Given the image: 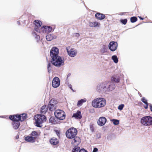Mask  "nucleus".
Returning <instances> with one entry per match:
<instances>
[{"label":"nucleus","instance_id":"f257e3e1","mask_svg":"<svg viewBox=\"0 0 152 152\" xmlns=\"http://www.w3.org/2000/svg\"><path fill=\"white\" fill-rule=\"evenodd\" d=\"M92 104L94 107L100 108L105 105L106 100L102 98H97L93 101Z\"/></svg>","mask_w":152,"mask_h":152},{"label":"nucleus","instance_id":"f03ea898","mask_svg":"<svg viewBox=\"0 0 152 152\" xmlns=\"http://www.w3.org/2000/svg\"><path fill=\"white\" fill-rule=\"evenodd\" d=\"M34 119L35 121V126L38 127H41L42 123L45 122L46 120V118L44 115L39 114L35 115Z\"/></svg>","mask_w":152,"mask_h":152},{"label":"nucleus","instance_id":"7ed1b4c3","mask_svg":"<svg viewBox=\"0 0 152 152\" xmlns=\"http://www.w3.org/2000/svg\"><path fill=\"white\" fill-rule=\"evenodd\" d=\"M77 133V130L75 128L72 127L69 129L66 132V135L67 138L72 139L75 137Z\"/></svg>","mask_w":152,"mask_h":152},{"label":"nucleus","instance_id":"20e7f679","mask_svg":"<svg viewBox=\"0 0 152 152\" xmlns=\"http://www.w3.org/2000/svg\"><path fill=\"white\" fill-rule=\"evenodd\" d=\"M51 63L56 67H60L64 65V61L60 56H56L52 58Z\"/></svg>","mask_w":152,"mask_h":152},{"label":"nucleus","instance_id":"39448f33","mask_svg":"<svg viewBox=\"0 0 152 152\" xmlns=\"http://www.w3.org/2000/svg\"><path fill=\"white\" fill-rule=\"evenodd\" d=\"M141 123L144 126H149L152 125V117L148 116L142 117Z\"/></svg>","mask_w":152,"mask_h":152},{"label":"nucleus","instance_id":"423d86ee","mask_svg":"<svg viewBox=\"0 0 152 152\" xmlns=\"http://www.w3.org/2000/svg\"><path fill=\"white\" fill-rule=\"evenodd\" d=\"M54 115L56 118L60 120H64L65 118L66 114L64 111L61 110H56Z\"/></svg>","mask_w":152,"mask_h":152},{"label":"nucleus","instance_id":"0eeeda50","mask_svg":"<svg viewBox=\"0 0 152 152\" xmlns=\"http://www.w3.org/2000/svg\"><path fill=\"white\" fill-rule=\"evenodd\" d=\"M27 117V114L25 113H23L20 115L17 114L13 115H10V118L12 119H14L15 117L19 121H21L25 120Z\"/></svg>","mask_w":152,"mask_h":152},{"label":"nucleus","instance_id":"6e6552de","mask_svg":"<svg viewBox=\"0 0 152 152\" xmlns=\"http://www.w3.org/2000/svg\"><path fill=\"white\" fill-rule=\"evenodd\" d=\"M59 50L56 47H53L51 49L50 51V56L51 58H53L58 56Z\"/></svg>","mask_w":152,"mask_h":152},{"label":"nucleus","instance_id":"1a4fd4ad","mask_svg":"<svg viewBox=\"0 0 152 152\" xmlns=\"http://www.w3.org/2000/svg\"><path fill=\"white\" fill-rule=\"evenodd\" d=\"M9 118L12 121V124L13 127L15 129H18L20 125L19 120H18L15 117L14 119H12L10 118V115L9 117Z\"/></svg>","mask_w":152,"mask_h":152},{"label":"nucleus","instance_id":"9d476101","mask_svg":"<svg viewBox=\"0 0 152 152\" xmlns=\"http://www.w3.org/2000/svg\"><path fill=\"white\" fill-rule=\"evenodd\" d=\"M33 24L35 25L34 30L37 32H40L39 28L42 25V22L38 20H36L34 21Z\"/></svg>","mask_w":152,"mask_h":152},{"label":"nucleus","instance_id":"9b49d317","mask_svg":"<svg viewBox=\"0 0 152 152\" xmlns=\"http://www.w3.org/2000/svg\"><path fill=\"white\" fill-rule=\"evenodd\" d=\"M66 49L67 51L68 54L71 57H74L75 56L77 53V51L74 48H70V47H66Z\"/></svg>","mask_w":152,"mask_h":152},{"label":"nucleus","instance_id":"f8f14e48","mask_svg":"<svg viewBox=\"0 0 152 152\" xmlns=\"http://www.w3.org/2000/svg\"><path fill=\"white\" fill-rule=\"evenodd\" d=\"M81 142L80 138L77 136L75 137L72 140L71 144L74 146H76L79 145Z\"/></svg>","mask_w":152,"mask_h":152},{"label":"nucleus","instance_id":"ddd939ff","mask_svg":"<svg viewBox=\"0 0 152 152\" xmlns=\"http://www.w3.org/2000/svg\"><path fill=\"white\" fill-rule=\"evenodd\" d=\"M60 85V80L59 78L56 77L53 80L52 86L54 88L58 87Z\"/></svg>","mask_w":152,"mask_h":152},{"label":"nucleus","instance_id":"4468645a","mask_svg":"<svg viewBox=\"0 0 152 152\" xmlns=\"http://www.w3.org/2000/svg\"><path fill=\"white\" fill-rule=\"evenodd\" d=\"M117 43L114 41L110 42L108 45L109 49L112 51H114L115 50L117 49Z\"/></svg>","mask_w":152,"mask_h":152},{"label":"nucleus","instance_id":"2eb2a0df","mask_svg":"<svg viewBox=\"0 0 152 152\" xmlns=\"http://www.w3.org/2000/svg\"><path fill=\"white\" fill-rule=\"evenodd\" d=\"M52 28L50 26H43L41 28V30L44 33H49L52 30Z\"/></svg>","mask_w":152,"mask_h":152},{"label":"nucleus","instance_id":"dca6fc26","mask_svg":"<svg viewBox=\"0 0 152 152\" xmlns=\"http://www.w3.org/2000/svg\"><path fill=\"white\" fill-rule=\"evenodd\" d=\"M107 121L106 118L104 117H100L98 121V124L100 126H102L105 124Z\"/></svg>","mask_w":152,"mask_h":152},{"label":"nucleus","instance_id":"f3484780","mask_svg":"<svg viewBox=\"0 0 152 152\" xmlns=\"http://www.w3.org/2000/svg\"><path fill=\"white\" fill-rule=\"evenodd\" d=\"M72 118H74L77 119H80L82 118V115L80 111L78 110L77 112L74 113L72 116Z\"/></svg>","mask_w":152,"mask_h":152},{"label":"nucleus","instance_id":"a211bd4d","mask_svg":"<svg viewBox=\"0 0 152 152\" xmlns=\"http://www.w3.org/2000/svg\"><path fill=\"white\" fill-rule=\"evenodd\" d=\"M49 142L51 144L53 145H56L59 143L58 139L55 137L50 138V139Z\"/></svg>","mask_w":152,"mask_h":152},{"label":"nucleus","instance_id":"6ab92c4d","mask_svg":"<svg viewBox=\"0 0 152 152\" xmlns=\"http://www.w3.org/2000/svg\"><path fill=\"white\" fill-rule=\"evenodd\" d=\"M96 18L98 19L99 20H102L104 19L105 16L103 14L100 13H97L95 15Z\"/></svg>","mask_w":152,"mask_h":152},{"label":"nucleus","instance_id":"aec40b11","mask_svg":"<svg viewBox=\"0 0 152 152\" xmlns=\"http://www.w3.org/2000/svg\"><path fill=\"white\" fill-rule=\"evenodd\" d=\"M25 140L28 142H35V139L32 136H27L25 138Z\"/></svg>","mask_w":152,"mask_h":152},{"label":"nucleus","instance_id":"412c9836","mask_svg":"<svg viewBox=\"0 0 152 152\" xmlns=\"http://www.w3.org/2000/svg\"><path fill=\"white\" fill-rule=\"evenodd\" d=\"M111 80L113 81L118 83L120 81V77L119 76L115 75L112 77Z\"/></svg>","mask_w":152,"mask_h":152},{"label":"nucleus","instance_id":"4be33fe9","mask_svg":"<svg viewBox=\"0 0 152 152\" xmlns=\"http://www.w3.org/2000/svg\"><path fill=\"white\" fill-rule=\"evenodd\" d=\"M89 26L91 27H95L97 26H99L100 24L98 22H90L89 23Z\"/></svg>","mask_w":152,"mask_h":152},{"label":"nucleus","instance_id":"5701e85b","mask_svg":"<svg viewBox=\"0 0 152 152\" xmlns=\"http://www.w3.org/2000/svg\"><path fill=\"white\" fill-rule=\"evenodd\" d=\"M50 123H51L52 124H56L58 123V120L56 119L54 117H51L49 120Z\"/></svg>","mask_w":152,"mask_h":152},{"label":"nucleus","instance_id":"b1692460","mask_svg":"<svg viewBox=\"0 0 152 152\" xmlns=\"http://www.w3.org/2000/svg\"><path fill=\"white\" fill-rule=\"evenodd\" d=\"M30 135L32 137H33L35 139V140H36L37 137L39 135L38 133L35 131H34L32 132L30 134Z\"/></svg>","mask_w":152,"mask_h":152},{"label":"nucleus","instance_id":"393cba45","mask_svg":"<svg viewBox=\"0 0 152 152\" xmlns=\"http://www.w3.org/2000/svg\"><path fill=\"white\" fill-rule=\"evenodd\" d=\"M48 110V107L46 105L43 106L41 109L40 112L42 113L45 114Z\"/></svg>","mask_w":152,"mask_h":152},{"label":"nucleus","instance_id":"a878e982","mask_svg":"<svg viewBox=\"0 0 152 152\" xmlns=\"http://www.w3.org/2000/svg\"><path fill=\"white\" fill-rule=\"evenodd\" d=\"M32 34L36 39L37 42H38L39 41L40 39V36L39 35H37L35 32H33L32 33Z\"/></svg>","mask_w":152,"mask_h":152},{"label":"nucleus","instance_id":"bb28decb","mask_svg":"<svg viewBox=\"0 0 152 152\" xmlns=\"http://www.w3.org/2000/svg\"><path fill=\"white\" fill-rule=\"evenodd\" d=\"M86 98H84L79 100L77 102V106L78 107L82 105L83 103L86 102Z\"/></svg>","mask_w":152,"mask_h":152},{"label":"nucleus","instance_id":"cd10ccee","mask_svg":"<svg viewBox=\"0 0 152 152\" xmlns=\"http://www.w3.org/2000/svg\"><path fill=\"white\" fill-rule=\"evenodd\" d=\"M55 105H53V104H50L49 103L48 108L49 110L50 111H53L55 110L56 108Z\"/></svg>","mask_w":152,"mask_h":152},{"label":"nucleus","instance_id":"c85d7f7f","mask_svg":"<svg viewBox=\"0 0 152 152\" xmlns=\"http://www.w3.org/2000/svg\"><path fill=\"white\" fill-rule=\"evenodd\" d=\"M46 38L47 40L50 41L53 39V37L52 35L49 34L46 36Z\"/></svg>","mask_w":152,"mask_h":152},{"label":"nucleus","instance_id":"c756f323","mask_svg":"<svg viewBox=\"0 0 152 152\" xmlns=\"http://www.w3.org/2000/svg\"><path fill=\"white\" fill-rule=\"evenodd\" d=\"M80 147L78 146H75L73 148L72 152H79L80 150Z\"/></svg>","mask_w":152,"mask_h":152},{"label":"nucleus","instance_id":"7c9ffc66","mask_svg":"<svg viewBox=\"0 0 152 152\" xmlns=\"http://www.w3.org/2000/svg\"><path fill=\"white\" fill-rule=\"evenodd\" d=\"M112 59L115 63H117L118 62V58L116 56L114 55L112 57Z\"/></svg>","mask_w":152,"mask_h":152},{"label":"nucleus","instance_id":"2f4dec72","mask_svg":"<svg viewBox=\"0 0 152 152\" xmlns=\"http://www.w3.org/2000/svg\"><path fill=\"white\" fill-rule=\"evenodd\" d=\"M57 103V101L56 100L53 99H52L50 101L49 104H53V105H55Z\"/></svg>","mask_w":152,"mask_h":152},{"label":"nucleus","instance_id":"473e14b6","mask_svg":"<svg viewBox=\"0 0 152 152\" xmlns=\"http://www.w3.org/2000/svg\"><path fill=\"white\" fill-rule=\"evenodd\" d=\"M137 20V19L136 17H132L130 18V21L132 23L136 22Z\"/></svg>","mask_w":152,"mask_h":152},{"label":"nucleus","instance_id":"72a5a7b5","mask_svg":"<svg viewBox=\"0 0 152 152\" xmlns=\"http://www.w3.org/2000/svg\"><path fill=\"white\" fill-rule=\"evenodd\" d=\"M127 19H121L120 22L124 25H126L127 22Z\"/></svg>","mask_w":152,"mask_h":152},{"label":"nucleus","instance_id":"f704fd0d","mask_svg":"<svg viewBox=\"0 0 152 152\" xmlns=\"http://www.w3.org/2000/svg\"><path fill=\"white\" fill-rule=\"evenodd\" d=\"M112 121L113 124L115 125H118L119 124V121L118 120L113 119L112 120Z\"/></svg>","mask_w":152,"mask_h":152},{"label":"nucleus","instance_id":"c9c22d12","mask_svg":"<svg viewBox=\"0 0 152 152\" xmlns=\"http://www.w3.org/2000/svg\"><path fill=\"white\" fill-rule=\"evenodd\" d=\"M51 63L50 62L47 65L48 71V72L49 73L50 72L51 69H50V67L51 66Z\"/></svg>","mask_w":152,"mask_h":152},{"label":"nucleus","instance_id":"e433bc0d","mask_svg":"<svg viewBox=\"0 0 152 152\" xmlns=\"http://www.w3.org/2000/svg\"><path fill=\"white\" fill-rule=\"evenodd\" d=\"M141 101L145 104H147L148 103L147 102V100L145 99L144 97H142L141 99Z\"/></svg>","mask_w":152,"mask_h":152},{"label":"nucleus","instance_id":"4c0bfd02","mask_svg":"<svg viewBox=\"0 0 152 152\" xmlns=\"http://www.w3.org/2000/svg\"><path fill=\"white\" fill-rule=\"evenodd\" d=\"M90 127L91 130L92 132H94V124H90Z\"/></svg>","mask_w":152,"mask_h":152},{"label":"nucleus","instance_id":"58836bf2","mask_svg":"<svg viewBox=\"0 0 152 152\" xmlns=\"http://www.w3.org/2000/svg\"><path fill=\"white\" fill-rule=\"evenodd\" d=\"M124 106V104H121L119 105L118 107V109L120 110H122Z\"/></svg>","mask_w":152,"mask_h":152},{"label":"nucleus","instance_id":"ea45409f","mask_svg":"<svg viewBox=\"0 0 152 152\" xmlns=\"http://www.w3.org/2000/svg\"><path fill=\"white\" fill-rule=\"evenodd\" d=\"M106 51L107 50L104 47L101 50V52L102 53H104L105 52H106Z\"/></svg>","mask_w":152,"mask_h":152},{"label":"nucleus","instance_id":"a19ab883","mask_svg":"<svg viewBox=\"0 0 152 152\" xmlns=\"http://www.w3.org/2000/svg\"><path fill=\"white\" fill-rule=\"evenodd\" d=\"M79 152H88L85 149L83 148L80 149Z\"/></svg>","mask_w":152,"mask_h":152},{"label":"nucleus","instance_id":"79ce46f5","mask_svg":"<svg viewBox=\"0 0 152 152\" xmlns=\"http://www.w3.org/2000/svg\"><path fill=\"white\" fill-rule=\"evenodd\" d=\"M98 151V149L96 148H94L92 152H97Z\"/></svg>","mask_w":152,"mask_h":152},{"label":"nucleus","instance_id":"37998d69","mask_svg":"<svg viewBox=\"0 0 152 152\" xmlns=\"http://www.w3.org/2000/svg\"><path fill=\"white\" fill-rule=\"evenodd\" d=\"M56 133L57 135L59 137L60 135V133L58 131H56Z\"/></svg>","mask_w":152,"mask_h":152},{"label":"nucleus","instance_id":"c03bdc74","mask_svg":"<svg viewBox=\"0 0 152 152\" xmlns=\"http://www.w3.org/2000/svg\"><path fill=\"white\" fill-rule=\"evenodd\" d=\"M69 87L72 91H74L73 90L72 88V86L71 85H69Z\"/></svg>","mask_w":152,"mask_h":152},{"label":"nucleus","instance_id":"a18cd8bd","mask_svg":"<svg viewBox=\"0 0 152 152\" xmlns=\"http://www.w3.org/2000/svg\"><path fill=\"white\" fill-rule=\"evenodd\" d=\"M146 104V106H145L144 107V108H145V109H147L148 107V103L147 104Z\"/></svg>","mask_w":152,"mask_h":152},{"label":"nucleus","instance_id":"49530a36","mask_svg":"<svg viewBox=\"0 0 152 152\" xmlns=\"http://www.w3.org/2000/svg\"><path fill=\"white\" fill-rule=\"evenodd\" d=\"M71 75V73H69L67 76V78L68 79V78Z\"/></svg>","mask_w":152,"mask_h":152},{"label":"nucleus","instance_id":"de8ad7c7","mask_svg":"<svg viewBox=\"0 0 152 152\" xmlns=\"http://www.w3.org/2000/svg\"><path fill=\"white\" fill-rule=\"evenodd\" d=\"M76 36H80V34L79 33H76Z\"/></svg>","mask_w":152,"mask_h":152},{"label":"nucleus","instance_id":"09e8293b","mask_svg":"<svg viewBox=\"0 0 152 152\" xmlns=\"http://www.w3.org/2000/svg\"><path fill=\"white\" fill-rule=\"evenodd\" d=\"M150 107L151 111L152 112V106L150 105Z\"/></svg>","mask_w":152,"mask_h":152},{"label":"nucleus","instance_id":"8fccbe9b","mask_svg":"<svg viewBox=\"0 0 152 152\" xmlns=\"http://www.w3.org/2000/svg\"><path fill=\"white\" fill-rule=\"evenodd\" d=\"M140 19V20H143L144 19V18H141V17H139Z\"/></svg>","mask_w":152,"mask_h":152}]
</instances>
